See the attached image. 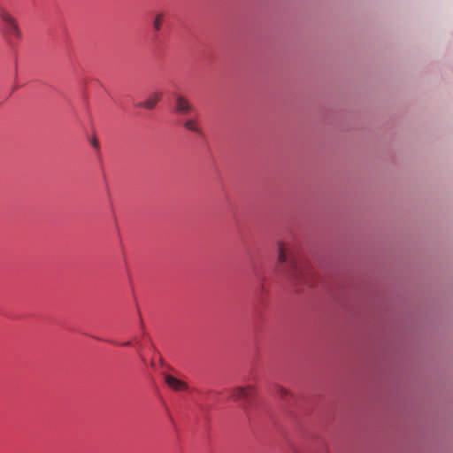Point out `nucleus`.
I'll use <instances>...</instances> for the list:
<instances>
[{"instance_id":"9d476101","label":"nucleus","mask_w":453,"mask_h":453,"mask_svg":"<svg viewBox=\"0 0 453 453\" xmlns=\"http://www.w3.org/2000/svg\"><path fill=\"white\" fill-rule=\"evenodd\" d=\"M122 345L123 346H130L131 342H127L122 343Z\"/></svg>"},{"instance_id":"6e6552de","label":"nucleus","mask_w":453,"mask_h":453,"mask_svg":"<svg viewBox=\"0 0 453 453\" xmlns=\"http://www.w3.org/2000/svg\"><path fill=\"white\" fill-rule=\"evenodd\" d=\"M163 19H164L163 13H158L156 15L154 21H153V27L156 31H159L161 29Z\"/></svg>"},{"instance_id":"1a4fd4ad","label":"nucleus","mask_w":453,"mask_h":453,"mask_svg":"<svg viewBox=\"0 0 453 453\" xmlns=\"http://www.w3.org/2000/svg\"><path fill=\"white\" fill-rule=\"evenodd\" d=\"M277 394L281 398H284L285 396H287L288 395V391L286 388H284L279 387L278 389H277Z\"/></svg>"},{"instance_id":"7ed1b4c3","label":"nucleus","mask_w":453,"mask_h":453,"mask_svg":"<svg viewBox=\"0 0 453 453\" xmlns=\"http://www.w3.org/2000/svg\"><path fill=\"white\" fill-rule=\"evenodd\" d=\"M193 111L191 102L184 96L177 94L174 96V111L177 114H188Z\"/></svg>"},{"instance_id":"20e7f679","label":"nucleus","mask_w":453,"mask_h":453,"mask_svg":"<svg viewBox=\"0 0 453 453\" xmlns=\"http://www.w3.org/2000/svg\"><path fill=\"white\" fill-rule=\"evenodd\" d=\"M165 382L174 391H183L188 389V385L184 381L171 374L165 375Z\"/></svg>"},{"instance_id":"f257e3e1","label":"nucleus","mask_w":453,"mask_h":453,"mask_svg":"<svg viewBox=\"0 0 453 453\" xmlns=\"http://www.w3.org/2000/svg\"><path fill=\"white\" fill-rule=\"evenodd\" d=\"M278 263L280 273L295 286L311 287L314 274L311 266L299 262L288 244L278 243Z\"/></svg>"},{"instance_id":"f03ea898","label":"nucleus","mask_w":453,"mask_h":453,"mask_svg":"<svg viewBox=\"0 0 453 453\" xmlns=\"http://www.w3.org/2000/svg\"><path fill=\"white\" fill-rule=\"evenodd\" d=\"M0 19L3 22L1 32L9 41L12 39H20L21 30L15 18L4 8H0Z\"/></svg>"},{"instance_id":"423d86ee","label":"nucleus","mask_w":453,"mask_h":453,"mask_svg":"<svg viewBox=\"0 0 453 453\" xmlns=\"http://www.w3.org/2000/svg\"><path fill=\"white\" fill-rule=\"evenodd\" d=\"M161 92H153L148 96V98L145 101L139 103L137 104V107L144 108L147 110H152L156 106L157 103L161 100Z\"/></svg>"},{"instance_id":"0eeeda50","label":"nucleus","mask_w":453,"mask_h":453,"mask_svg":"<svg viewBox=\"0 0 453 453\" xmlns=\"http://www.w3.org/2000/svg\"><path fill=\"white\" fill-rule=\"evenodd\" d=\"M184 127L189 131L195 132L196 134H201L202 130L199 128L196 120L195 119H187L184 122Z\"/></svg>"},{"instance_id":"9b49d317","label":"nucleus","mask_w":453,"mask_h":453,"mask_svg":"<svg viewBox=\"0 0 453 453\" xmlns=\"http://www.w3.org/2000/svg\"><path fill=\"white\" fill-rule=\"evenodd\" d=\"M93 145H94V146H97V142H94Z\"/></svg>"},{"instance_id":"39448f33","label":"nucleus","mask_w":453,"mask_h":453,"mask_svg":"<svg viewBox=\"0 0 453 453\" xmlns=\"http://www.w3.org/2000/svg\"><path fill=\"white\" fill-rule=\"evenodd\" d=\"M254 389L255 388L253 386H248L247 388L236 387L231 390L230 397L234 401L244 399L247 398L254 391Z\"/></svg>"}]
</instances>
